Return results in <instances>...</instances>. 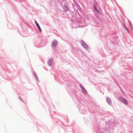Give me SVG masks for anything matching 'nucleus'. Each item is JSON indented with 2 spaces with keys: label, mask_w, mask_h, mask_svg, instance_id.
<instances>
[{
  "label": "nucleus",
  "mask_w": 133,
  "mask_h": 133,
  "mask_svg": "<svg viewBox=\"0 0 133 133\" xmlns=\"http://www.w3.org/2000/svg\"><path fill=\"white\" fill-rule=\"evenodd\" d=\"M119 100L121 102H123V103L127 105L128 104V103L127 100L125 99L122 98V97H120L119 98Z\"/></svg>",
  "instance_id": "nucleus-1"
},
{
  "label": "nucleus",
  "mask_w": 133,
  "mask_h": 133,
  "mask_svg": "<svg viewBox=\"0 0 133 133\" xmlns=\"http://www.w3.org/2000/svg\"><path fill=\"white\" fill-rule=\"evenodd\" d=\"M35 24H36V25L37 27L38 28L39 31L40 32H41V28H40L39 24H38V23H37V22L36 21H35Z\"/></svg>",
  "instance_id": "nucleus-2"
},
{
  "label": "nucleus",
  "mask_w": 133,
  "mask_h": 133,
  "mask_svg": "<svg viewBox=\"0 0 133 133\" xmlns=\"http://www.w3.org/2000/svg\"><path fill=\"white\" fill-rule=\"evenodd\" d=\"M82 45L83 46V47L86 49H88V46L87 45L84 43H82Z\"/></svg>",
  "instance_id": "nucleus-3"
},
{
  "label": "nucleus",
  "mask_w": 133,
  "mask_h": 133,
  "mask_svg": "<svg viewBox=\"0 0 133 133\" xmlns=\"http://www.w3.org/2000/svg\"><path fill=\"white\" fill-rule=\"evenodd\" d=\"M57 42L56 41H54L52 43V45L53 47L56 46L57 44Z\"/></svg>",
  "instance_id": "nucleus-4"
},
{
  "label": "nucleus",
  "mask_w": 133,
  "mask_h": 133,
  "mask_svg": "<svg viewBox=\"0 0 133 133\" xmlns=\"http://www.w3.org/2000/svg\"><path fill=\"white\" fill-rule=\"evenodd\" d=\"M81 88L82 90V91L84 93V94H86L87 91L85 88L83 87H82Z\"/></svg>",
  "instance_id": "nucleus-5"
},
{
  "label": "nucleus",
  "mask_w": 133,
  "mask_h": 133,
  "mask_svg": "<svg viewBox=\"0 0 133 133\" xmlns=\"http://www.w3.org/2000/svg\"><path fill=\"white\" fill-rule=\"evenodd\" d=\"M52 61L51 59L49 60L48 62V64L50 66L52 64Z\"/></svg>",
  "instance_id": "nucleus-6"
},
{
  "label": "nucleus",
  "mask_w": 133,
  "mask_h": 133,
  "mask_svg": "<svg viewBox=\"0 0 133 133\" xmlns=\"http://www.w3.org/2000/svg\"><path fill=\"white\" fill-rule=\"evenodd\" d=\"M107 102L109 104H111V101L109 99L107 100Z\"/></svg>",
  "instance_id": "nucleus-7"
},
{
  "label": "nucleus",
  "mask_w": 133,
  "mask_h": 133,
  "mask_svg": "<svg viewBox=\"0 0 133 133\" xmlns=\"http://www.w3.org/2000/svg\"><path fill=\"white\" fill-rule=\"evenodd\" d=\"M34 76L35 77H36V74H34Z\"/></svg>",
  "instance_id": "nucleus-8"
},
{
  "label": "nucleus",
  "mask_w": 133,
  "mask_h": 133,
  "mask_svg": "<svg viewBox=\"0 0 133 133\" xmlns=\"http://www.w3.org/2000/svg\"><path fill=\"white\" fill-rule=\"evenodd\" d=\"M130 25L131 27V24H130Z\"/></svg>",
  "instance_id": "nucleus-9"
}]
</instances>
